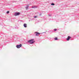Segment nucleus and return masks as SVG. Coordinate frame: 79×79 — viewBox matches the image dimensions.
I'll list each match as a JSON object with an SVG mask.
<instances>
[{"instance_id": "obj_1", "label": "nucleus", "mask_w": 79, "mask_h": 79, "mask_svg": "<svg viewBox=\"0 0 79 79\" xmlns=\"http://www.w3.org/2000/svg\"><path fill=\"white\" fill-rule=\"evenodd\" d=\"M34 39H31L27 41V43H29L30 44H33L34 42H35V41H34Z\"/></svg>"}, {"instance_id": "obj_2", "label": "nucleus", "mask_w": 79, "mask_h": 79, "mask_svg": "<svg viewBox=\"0 0 79 79\" xmlns=\"http://www.w3.org/2000/svg\"><path fill=\"white\" fill-rule=\"evenodd\" d=\"M22 47V44H20V45H16V47L17 48H21Z\"/></svg>"}, {"instance_id": "obj_3", "label": "nucleus", "mask_w": 79, "mask_h": 79, "mask_svg": "<svg viewBox=\"0 0 79 79\" xmlns=\"http://www.w3.org/2000/svg\"><path fill=\"white\" fill-rule=\"evenodd\" d=\"M20 15V13L19 12H15L14 14L15 16H18Z\"/></svg>"}, {"instance_id": "obj_4", "label": "nucleus", "mask_w": 79, "mask_h": 79, "mask_svg": "<svg viewBox=\"0 0 79 79\" xmlns=\"http://www.w3.org/2000/svg\"><path fill=\"white\" fill-rule=\"evenodd\" d=\"M35 35L36 36H37L39 35H40V33H39L37 32H35Z\"/></svg>"}, {"instance_id": "obj_5", "label": "nucleus", "mask_w": 79, "mask_h": 79, "mask_svg": "<svg viewBox=\"0 0 79 79\" xmlns=\"http://www.w3.org/2000/svg\"><path fill=\"white\" fill-rule=\"evenodd\" d=\"M71 39V37L69 36H68V38L66 39L67 40H69V39Z\"/></svg>"}, {"instance_id": "obj_6", "label": "nucleus", "mask_w": 79, "mask_h": 79, "mask_svg": "<svg viewBox=\"0 0 79 79\" xmlns=\"http://www.w3.org/2000/svg\"><path fill=\"white\" fill-rule=\"evenodd\" d=\"M29 5H27V6L26 7V10H28V8H29Z\"/></svg>"}, {"instance_id": "obj_7", "label": "nucleus", "mask_w": 79, "mask_h": 79, "mask_svg": "<svg viewBox=\"0 0 79 79\" xmlns=\"http://www.w3.org/2000/svg\"><path fill=\"white\" fill-rule=\"evenodd\" d=\"M23 26L24 27H27V24L26 23L24 24Z\"/></svg>"}, {"instance_id": "obj_8", "label": "nucleus", "mask_w": 79, "mask_h": 79, "mask_svg": "<svg viewBox=\"0 0 79 79\" xmlns=\"http://www.w3.org/2000/svg\"><path fill=\"white\" fill-rule=\"evenodd\" d=\"M55 40H58V39L57 38V37L55 38Z\"/></svg>"}, {"instance_id": "obj_9", "label": "nucleus", "mask_w": 79, "mask_h": 79, "mask_svg": "<svg viewBox=\"0 0 79 79\" xmlns=\"http://www.w3.org/2000/svg\"><path fill=\"white\" fill-rule=\"evenodd\" d=\"M51 5H55V4H54V3H52L51 4Z\"/></svg>"}, {"instance_id": "obj_10", "label": "nucleus", "mask_w": 79, "mask_h": 79, "mask_svg": "<svg viewBox=\"0 0 79 79\" xmlns=\"http://www.w3.org/2000/svg\"><path fill=\"white\" fill-rule=\"evenodd\" d=\"M10 13V12L9 11H7L6 12L7 14H8Z\"/></svg>"}, {"instance_id": "obj_11", "label": "nucleus", "mask_w": 79, "mask_h": 79, "mask_svg": "<svg viewBox=\"0 0 79 79\" xmlns=\"http://www.w3.org/2000/svg\"><path fill=\"white\" fill-rule=\"evenodd\" d=\"M56 30H57V29H55L54 30V31H56Z\"/></svg>"}, {"instance_id": "obj_12", "label": "nucleus", "mask_w": 79, "mask_h": 79, "mask_svg": "<svg viewBox=\"0 0 79 79\" xmlns=\"http://www.w3.org/2000/svg\"><path fill=\"white\" fill-rule=\"evenodd\" d=\"M34 18H37V16H35L34 17Z\"/></svg>"}, {"instance_id": "obj_13", "label": "nucleus", "mask_w": 79, "mask_h": 79, "mask_svg": "<svg viewBox=\"0 0 79 79\" xmlns=\"http://www.w3.org/2000/svg\"><path fill=\"white\" fill-rule=\"evenodd\" d=\"M48 16H52V15H48Z\"/></svg>"}, {"instance_id": "obj_14", "label": "nucleus", "mask_w": 79, "mask_h": 79, "mask_svg": "<svg viewBox=\"0 0 79 79\" xmlns=\"http://www.w3.org/2000/svg\"><path fill=\"white\" fill-rule=\"evenodd\" d=\"M32 8H35V6H32Z\"/></svg>"}, {"instance_id": "obj_15", "label": "nucleus", "mask_w": 79, "mask_h": 79, "mask_svg": "<svg viewBox=\"0 0 79 79\" xmlns=\"http://www.w3.org/2000/svg\"><path fill=\"white\" fill-rule=\"evenodd\" d=\"M41 15H42V14H40V16H41Z\"/></svg>"}]
</instances>
